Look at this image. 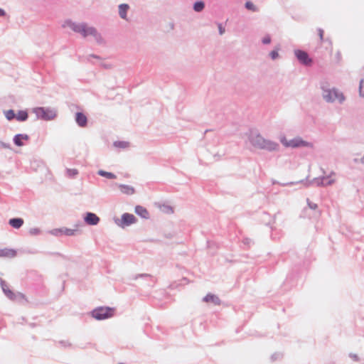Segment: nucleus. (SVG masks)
<instances>
[{"mask_svg": "<svg viewBox=\"0 0 364 364\" xmlns=\"http://www.w3.org/2000/svg\"><path fill=\"white\" fill-rule=\"evenodd\" d=\"M62 27L64 28H70L73 32L81 35L83 38L91 36L100 45L105 43V38L97 29L94 26H89L85 22H75L71 19H66L62 23Z\"/></svg>", "mask_w": 364, "mask_h": 364, "instance_id": "1", "label": "nucleus"}, {"mask_svg": "<svg viewBox=\"0 0 364 364\" xmlns=\"http://www.w3.org/2000/svg\"><path fill=\"white\" fill-rule=\"evenodd\" d=\"M321 89L322 91V97L323 100L328 103L338 102L339 104L342 105L346 100V97L341 90L336 87H330L326 82L321 83Z\"/></svg>", "mask_w": 364, "mask_h": 364, "instance_id": "2", "label": "nucleus"}, {"mask_svg": "<svg viewBox=\"0 0 364 364\" xmlns=\"http://www.w3.org/2000/svg\"><path fill=\"white\" fill-rule=\"evenodd\" d=\"M251 144L259 149H264L269 151H277L279 145L278 143L264 139L262 135L252 132L249 136Z\"/></svg>", "mask_w": 364, "mask_h": 364, "instance_id": "3", "label": "nucleus"}, {"mask_svg": "<svg viewBox=\"0 0 364 364\" xmlns=\"http://www.w3.org/2000/svg\"><path fill=\"white\" fill-rule=\"evenodd\" d=\"M282 144L286 148H309L314 149V143L304 140L301 136H296L292 139L288 140L284 136L279 138Z\"/></svg>", "mask_w": 364, "mask_h": 364, "instance_id": "4", "label": "nucleus"}, {"mask_svg": "<svg viewBox=\"0 0 364 364\" xmlns=\"http://www.w3.org/2000/svg\"><path fill=\"white\" fill-rule=\"evenodd\" d=\"M114 309L109 307L100 306L92 311V316L97 320H104L113 316Z\"/></svg>", "mask_w": 364, "mask_h": 364, "instance_id": "5", "label": "nucleus"}, {"mask_svg": "<svg viewBox=\"0 0 364 364\" xmlns=\"http://www.w3.org/2000/svg\"><path fill=\"white\" fill-rule=\"evenodd\" d=\"M114 221L118 226L124 228V227L129 226L135 223L136 218L133 214L124 213L120 220L115 219Z\"/></svg>", "mask_w": 364, "mask_h": 364, "instance_id": "6", "label": "nucleus"}, {"mask_svg": "<svg viewBox=\"0 0 364 364\" xmlns=\"http://www.w3.org/2000/svg\"><path fill=\"white\" fill-rule=\"evenodd\" d=\"M294 54L301 64L304 65H310L311 64L312 60L306 52L301 50H296Z\"/></svg>", "mask_w": 364, "mask_h": 364, "instance_id": "7", "label": "nucleus"}, {"mask_svg": "<svg viewBox=\"0 0 364 364\" xmlns=\"http://www.w3.org/2000/svg\"><path fill=\"white\" fill-rule=\"evenodd\" d=\"M85 222L90 225H96L100 222V218L95 213H87L84 218Z\"/></svg>", "mask_w": 364, "mask_h": 364, "instance_id": "8", "label": "nucleus"}, {"mask_svg": "<svg viewBox=\"0 0 364 364\" xmlns=\"http://www.w3.org/2000/svg\"><path fill=\"white\" fill-rule=\"evenodd\" d=\"M130 9V6L127 4H121L118 6V14L121 18L123 20H127V13Z\"/></svg>", "mask_w": 364, "mask_h": 364, "instance_id": "9", "label": "nucleus"}, {"mask_svg": "<svg viewBox=\"0 0 364 364\" xmlns=\"http://www.w3.org/2000/svg\"><path fill=\"white\" fill-rule=\"evenodd\" d=\"M17 255V252L14 249L4 248L0 249V257L14 258Z\"/></svg>", "mask_w": 364, "mask_h": 364, "instance_id": "10", "label": "nucleus"}, {"mask_svg": "<svg viewBox=\"0 0 364 364\" xmlns=\"http://www.w3.org/2000/svg\"><path fill=\"white\" fill-rule=\"evenodd\" d=\"M115 185L119 187L121 192L124 194L130 196L135 193L134 188L131 186L117 183H115Z\"/></svg>", "mask_w": 364, "mask_h": 364, "instance_id": "11", "label": "nucleus"}, {"mask_svg": "<svg viewBox=\"0 0 364 364\" xmlns=\"http://www.w3.org/2000/svg\"><path fill=\"white\" fill-rule=\"evenodd\" d=\"M76 123L81 127H85L87 123V117L82 112H77L75 114Z\"/></svg>", "mask_w": 364, "mask_h": 364, "instance_id": "12", "label": "nucleus"}, {"mask_svg": "<svg viewBox=\"0 0 364 364\" xmlns=\"http://www.w3.org/2000/svg\"><path fill=\"white\" fill-rule=\"evenodd\" d=\"M203 301L205 302H211L214 304L215 305H220V299L218 296L216 295L212 294H208L204 298Z\"/></svg>", "mask_w": 364, "mask_h": 364, "instance_id": "13", "label": "nucleus"}, {"mask_svg": "<svg viewBox=\"0 0 364 364\" xmlns=\"http://www.w3.org/2000/svg\"><path fill=\"white\" fill-rule=\"evenodd\" d=\"M135 212L143 218H147L149 217V212L147 210L141 205L136 206Z\"/></svg>", "mask_w": 364, "mask_h": 364, "instance_id": "14", "label": "nucleus"}, {"mask_svg": "<svg viewBox=\"0 0 364 364\" xmlns=\"http://www.w3.org/2000/svg\"><path fill=\"white\" fill-rule=\"evenodd\" d=\"M28 136L23 134H17L15 136L14 141L16 146H21L23 145V140H28Z\"/></svg>", "mask_w": 364, "mask_h": 364, "instance_id": "15", "label": "nucleus"}, {"mask_svg": "<svg viewBox=\"0 0 364 364\" xmlns=\"http://www.w3.org/2000/svg\"><path fill=\"white\" fill-rule=\"evenodd\" d=\"M9 225L14 228H19L23 224V220L21 218H12L9 220Z\"/></svg>", "mask_w": 364, "mask_h": 364, "instance_id": "16", "label": "nucleus"}, {"mask_svg": "<svg viewBox=\"0 0 364 364\" xmlns=\"http://www.w3.org/2000/svg\"><path fill=\"white\" fill-rule=\"evenodd\" d=\"M2 289L4 292L6 294V296L10 298L11 299H14L15 297L14 294L9 289V287L4 284H1Z\"/></svg>", "mask_w": 364, "mask_h": 364, "instance_id": "17", "label": "nucleus"}, {"mask_svg": "<svg viewBox=\"0 0 364 364\" xmlns=\"http://www.w3.org/2000/svg\"><path fill=\"white\" fill-rule=\"evenodd\" d=\"M57 116V110L54 108H47V120L54 119Z\"/></svg>", "mask_w": 364, "mask_h": 364, "instance_id": "18", "label": "nucleus"}, {"mask_svg": "<svg viewBox=\"0 0 364 364\" xmlns=\"http://www.w3.org/2000/svg\"><path fill=\"white\" fill-rule=\"evenodd\" d=\"M97 173H98V175H100L101 176H103V177H105V178H109V179H114L117 178L115 174H114L111 172H107V171H103V170H100Z\"/></svg>", "mask_w": 364, "mask_h": 364, "instance_id": "19", "label": "nucleus"}, {"mask_svg": "<svg viewBox=\"0 0 364 364\" xmlns=\"http://www.w3.org/2000/svg\"><path fill=\"white\" fill-rule=\"evenodd\" d=\"M328 177H321V178H316L312 181L309 183V184H312L313 183H315L317 186H324V181L328 179Z\"/></svg>", "mask_w": 364, "mask_h": 364, "instance_id": "20", "label": "nucleus"}, {"mask_svg": "<svg viewBox=\"0 0 364 364\" xmlns=\"http://www.w3.org/2000/svg\"><path fill=\"white\" fill-rule=\"evenodd\" d=\"M28 118V113L26 112V111H19L16 114V119L18 120V121H20V122H23V121H25Z\"/></svg>", "mask_w": 364, "mask_h": 364, "instance_id": "21", "label": "nucleus"}, {"mask_svg": "<svg viewBox=\"0 0 364 364\" xmlns=\"http://www.w3.org/2000/svg\"><path fill=\"white\" fill-rule=\"evenodd\" d=\"M205 8V4L203 1H196L193 4V9L196 12L202 11Z\"/></svg>", "mask_w": 364, "mask_h": 364, "instance_id": "22", "label": "nucleus"}, {"mask_svg": "<svg viewBox=\"0 0 364 364\" xmlns=\"http://www.w3.org/2000/svg\"><path fill=\"white\" fill-rule=\"evenodd\" d=\"M114 146L117 148L126 149L129 147V144L127 141H117L114 142Z\"/></svg>", "mask_w": 364, "mask_h": 364, "instance_id": "23", "label": "nucleus"}, {"mask_svg": "<svg viewBox=\"0 0 364 364\" xmlns=\"http://www.w3.org/2000/svg\"><path fill=\"white\" fill-rule=\"evenodd\" d=\"M335 175H336L335 172H333V171L331 172L330 175L327 176V177H328V178L326 179V181H324V186H331L335 183V179L331 178V177Z\"/></svg>", "mask_w": 364, "mask_h": 364, "instance_id": "24", "label": "nucleus"}, {"mask_svg": "<svg viewBox=\"0 0 364 364\" xmlns=\"http://www.w3.org/2000/svg\"><path fill=\"white\" fill-rule=\"evenodd\" d=\"M78 174V171L75 168H67L66 176L69 178H75Z\"/></svg>", "mask_w": 364, "mask_h": 364, "instance_id": "25", "label": "nucleus"}, {"mask_svg": "<svg viewBox=\"0 0 364 364\" xmlns=\"http://www.w3.org/2000/svg\"><path fill=\"white\" fill-rule=\"evenodd\" d=\"M160 209L162 212L167 213V214H171V213H173V208L168 205L164 204V205H161Z\"/></svg>", "mask_w": 364, "mask_h": 364, "instance_id": "26", "label": "nucleus"}, {"mask_svg": "<svg viewBox=\"0 0 364 364\" xmlns=\"http://www.w3.org/2000/svg\"><path fill=\"white\" fill-rule=\"evenodd\" d=\"M4 114L8 120H12L13 119L16 118V114L12 109L6 111Z\"/></svg>", "mask_w": 364, "mask_h": 364, "instance_id": "27", "label": "nucleus"}, {"mask_svg": "<svg viewBox=\"0 0 364 364\" xmlns=\"http://www.w3.org/2000/svg\"><path fill=\"white\" fill-rule=\"evenodd\" d=\"M62 231H63V235H68V236L73 235L75 232V230L68 229L66 228H63Z\"/></svg>", "mask_w": 364, "mask_h": 364, "instance_id": "28", "label": "nucleus"}, {"mask_svg": "<svg viewBox=\"0 0 364 364\" xmlns=\"http://www.w3.org/2000/svg\"><path fill=\"white\" fill-rule=\"evenodd\" d=\"M279 49V48H277V49L270 52L269 56L272 60H276L277 58H279V53H278Z\"/></svg>", "mask_w": 364, "mask_h": 364, "instance_id": "29", "label": "nucleus"}, {"mask_svg": "<svg viewBox=\"0 0 364 364\" xmlns=\"http://www.w3.org/2000/svg\"><path fill=\"white\" fill-rule=\"evenodd\" d=\"M245 8L252 11H257V8L251 1H247L245 3Z\"/></svg>", "mask_w": 364, "mask_h": 364, "instance_id": "30", "label": "nucleus"}, {"mask_svg": "<svg viewBox=\"0 0 364 364\" xmlns=\"http://www.w3.org/2000/svg\"><path fill=\"white\" fill-rule=\"evenodd\" d=\"M50 233L55 236H59L63 235L62 228L53 229L50 231Z\"/></svg>", "mask_w": 364, "mask_h": 364, "instance_id": "31", "label": "nucleus"}, {"mask_svg": "<svg viewBox=\"0 0 364 364\" xmlns=\"http://www.w3.org/2000/svg\"><path fill=\"white\" fill-rule=\"evenodd\" d=\"M262 42L263 44H269L271 43V37L269 35H267L265 36L262 40Z\"/></svg>", "mask_w": 364, "mask_h": 364, "instance_id": "32", "label": "nucleus"}, {"mask_svg": "<svg viewBox=\"0 0 364 364\" xmlns=\"http://www.w3.org/2000/svg\"><path fill=\"white\" fill-rule=\"evenodd\" d=\"M307 203H308V205L309 207L312 209V210H316L317 208V204L310 201L309 199H307Z\"/></svg>", "mask_w": 364, "mask_h": 364, "instance_id": "33", "label": "nucleus"}, {"mask_svg": "<svg viewBox=\"0 0 364 364\" xmlns=\"http://www.w3.org/2000/svg\"><path fill=\"white\" fill-rule=\"evenodd\" d=\"M363 82H364V80L362 79L360 81V86H359V95L362 97H364V92L362 91Z\"/></svg>", "mask_w": 364, "mask_h": 364, "instance_id": "34", "label": "nucleus"}, {"mask_svg": "<svg viewBox=\"0 0 364 364\" xmlns=\"http://www.w3.org/2000/svg\"><path fill=\"white\" fill-rule=\"evenodd\" d=\"M318 34L319 36V38H320V41H323V33H324V31L322 28H318Z\"/></svg>", "mask_w": 364, "mask_h": 364, "instance_id": "35", "label": "nucleus"}, {"mask_svg": "<svg viewBox=\"0 0 364 364\" xmlns=\"http://www.w3.org/2000/svg\"><path fill=\"white\" fill-rule=\"evenodd\" d=\"M60 344L65 348L71 346V343H69L68 341H60Z\"/></svg>", "mask_w": 364, "mask_h": 364, "instance_id": "36", "label": "nucleus"}, {"mask_svg": "<svg viewBox=\"0 0 364 364\" xmlns=\"http://www.w3.org/2000/svg\"><path fill=\"white\" fill-rule=\"evenodd\" d=\"M242 242H243V244H245L247 246H250L252 243V240L249 238H245V239H243Z\"/></svg>", "mask_w": 364, "mask_h": 364, "instance_id": "37", "label": "nucleus"}, {"mask_svg": "<svg viewBox=\"0 0 364 364\" xmlns=\"http://www.w3.org/2000/svg\"><path fill=\"white\" fill-rule=\"evenodd\" d=\"M91 58L100 59V57L96 55H90L87 56V60L92 62Z\"/></svg>", "mask_w": 364, "mask_h": 364, "instance_id": "38", "label": "nucleus"}, {"mask_svg": "<svg viewBox=\"0 0 364 364\" xmlns=\"http://www.w3.org/2000/svg\"><path fill=\"white\" fill-rule=\"evenodd\" d=\"M218 28H219V33L220 35H223L225 32V28H223L221 24H219Z\"/></svg>", "mask_w": 364, "mask_h": 364, "instance_id": "39", "label": "nucleus"}, {"mask_svg": "<svg viewBox=\"0 0 364 364\" xmlns=\"http://www.w3.org/2000/svg\"><path fill=\"white\" fill-rule=\"evenodd\" d=\"M151 277L149 274H138L135 277V279H138L139 277Z\"/></svg>", "mask_w": 364, "mask_h": 364, "instance_id": "40", "label": "nucleus"}, {"mask_svg": "<svg viewBox=\"0 0 364 364\" xmlns=\"http://www.w3.org/2000/svg\"><path fill=\"white\" fill-rule=\"evenodd\" d=\"M350 356L355 361L359 360L358 356L356 354H350Z\"/></svg>", "mask_w": 364, "mask_h": 364, "instance_id": "41", "label": "nucleus"}, {"mask_svg": "<svg viewBox=\"0 0 364 364\" xmlns=\"http://www.w3.org/2000/svg\"><path fill=\"white\" fill-rule=\"evenodd\" d=\"M4 14H5L4 11L3 9H0V16H4Z\"/></svg>", "mask_w": 364, "mask_h": 364, "instance_id": "42", "label": "nucleus"}, {"mask_svg": "<svg viewBox=\"0 0 364 364\" xmlns=\"http://www.w3.org/2000/svg\"><path fill=\"white\" fill-rule=\"evenodd\" d=\"M360 162L364 164V156L360 159Z\"/></svg>", "mask_w": 364, "mask_h": 364, "instance_id": "43", "label": "nucleus"}, {"mask_svg": "<svg viewBox=\"0 0 364 364\" xmlns=\"http://www.w3.org/2000/svg\"><path fill=\"white\" fill-rule=\"evenodd\" d=\"M354 161H355V163H358V162H360V160H358V159H354Z\"/></svg>", "mask_w": 364, "mask_h": 364, "instance_id": "44", "label": "nucleus"}, {"mask_svg": "<svg viewBox=\"0 0 364 364\" xmlns=\"http://www.w3.org/2000/svg\"><path fill=\"white\" fill-rule=\"evenodd\" d=\"M293 183H294L293 182H291L290 183H287V185L293 184ZM283 186H286V184H283Z\"/></svg>", "mask_w": 364, "mask_h": 364, "instance_id": "45", "label": "nucleus"}]
</instances>
